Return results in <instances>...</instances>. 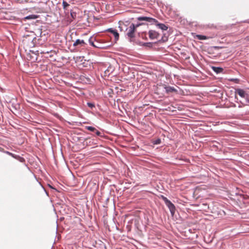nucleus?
Masks as SVG:
<instances>
[{
	"mask_svg": "<svg viewBox=\"0 0 249 249\" xmlns=\"http://www.w3.org/2000/svg\"><path fill=\"white\" fill-rule=\"evenodd\" d=\"M89 44L93 46L95 48H100V49H104L106 48V47L103 46L102 44H100L98 42H96V43H94L91 39H89Z\"/></svg>",
	"mask_w": 249,
	"mask_h": 249,
	"instance_id": "6",
	"label": "nucleus"
},
{
	"mask_svg": "<svg viewBox=\"0 0 249 249\" xmlns=\"http://www.w3.org/2000/svg\"><path fill=\"white\" fill-rule=\"evenodd\" d=\"M157 26L159 27V28L161 29L163 31H166L168 29V27L166 26L165 24L162 23H158L157 24Z\"/></svg>",
	"mask_w": 249,
	"mask_h": 249,
	"instance_id": "13",
	"label": "nucleus"
},
{
	"mask_svg": "<svg viewBox=\"0 0 249 249\" xmlns=\"http://www.w3.org/2000/svg\"><path fill=\"white\" fill-rule=\"evenodd\" d=\"M235 94H238L241 97L248 98V94L242 89H237L235 90Z\"/></svg>",
	"mask_w": 249,
	"mask_h": 249,
	"instance_id": "4",
	"label": "nucleus"
},
{
	"mask_svg": "<svg viewBox=\"0 0 249 249\" xmlns=\"http://www.w3.org/2000/svg\"><path fill=\"white\" fill-rule=\"evenodd\" d=\"M109 31L111 32L114 35L115 38L116 39H118L119 38V34L117 33V31L113 30L112 29H109Z\"/></svg>",
	"mask_w": 249,
	"mask_h": 249,
	"instance_id": "14",
	"label": "nucleus"
},
{
	"mask_svg": "<svg viewBox=\"0 0 249 249\" xmlns=\"http://www.w3.org/2000/svg\"><path fill=\"white\" fill-rule=\"evenodd\" d=\"M212 69L216 73H221L223 71V69L220 67H212Z\"/></svg>",
	"mask_w": 249,
	"mask_h": 249,
	"instance_id": "11",
	"label": "nucleus"
},
{
	"mask_svg": "<svg viewBox=\"0 0 249 249\" xmlns=\"http://www.w3.org/2000/svg\"><path fill=\"white\" fill-rule=\"evenodd\" d=\"M37 18V16L35 15H30L27 16L25 18V19H36Z\"/></svg>",
	"mask_w": 249,
	"mask_h": 249,
	"instance_id": "16",
	"label": "nucleus"
},
{
	"mask_svg": "<svg viewBox=\"0 0 249 249\" xmlns=\"http://www.w3.org/2000/svg\"><path fill=\"white\" fill-rule=\"evenodd\" d=\"M0 152H2L3 153H6V154H7L12 156V157H13L15 159H16L18 160L19 158H20V157L19 156H18L16 155H15V154H13V153H11V152H10L9 151H5L4 150V149L3 148L1 147H0Z\"/></svg>",
	"mask_w": 249,
	"mask_h": 249,
	"instance_id": "7",
	"label": "nucleus"
},
{
	"mask_svg": "<svg viewBox=\"0 0 249 249\" xmlns=\"http://www.w3.org/2000/svg\"><path fill=\"white\" fill-rule=\"evenodd\" d=\"M88 105L90 107H94L93 104H92V103H88Z\"/></svg>",
	"mask_w": 249,
	"mask_h": 249,
	"instance_id": "19",
	"label": "nucleus"
},
{
	"mask_svg": "<svg viewBox=\"0 0 249 249\" xmlns=\"http://www.w3.org/2000/svg\"><path fill=\"white\" fill-rule=\"evenodd\" d=\"M164 88L165 89L166 92L168 93L173 92H177V90L173 87L165 86Z\"/></svg>",
	"mask_w": 249,
	"mask_h": 249,
	"instance_id": "10",
	"label": "nucleus"
},
{
	"mask_svg": "<svg viewBox=\"0 0 249 249\" xmlns=\"http://www.w3.org/2000/svg\"><path fill=\"white\" fill-rule=\"evenodd\" d=\"M142 24V23H139L135 25L134 24H131L130 26L126 29V30L127 31V36L130 38L134 37V33L136 31V28Z\"/></svg>",
	"mask_w": 249,
	"mask_h": 249,
	"instance_id": "1",
	"label": "nucleus"
},
{
	"mask_svg": "<svg viewBox=\"0 0 249 249\" xmlns=\"http://www.w3.org/2000/svg\"><path fill=\"white\" fill-rule=\"evenodd\" d=\"M149 36L152 39H157L159 36V34L154 30H150Z\"/></svg>",
	"mask_w": 249,
	"mask_h": 249,
	"instance_id": "5",
	"label": "nucleus"
},
{
	"mask_svg": "<svg viewBox=\"0 0 249 249\" xmlns=\"http://www.w3.org/2000/svg\"><path fill=\"white\" fill-rule=\"evenodd\" d=\"M86 44L85 41L83 40L77 39L73 43V46H77L80 45L81 46H84Z\"/></svg>",
	"mask_w": 249,
	"mask_h": 249,
	"instance_id": "9",
	"label": "nucleus"
},
{
	"mask_svg": "<svg viewBox=\"0 0 249 249\" xmlns=\"http://www.w3.org/2000/svg\"><path fill=\"white\" fill-rule=\"evenodd\" d=\"M138 20L139 21H146L151 23H157L158 22V20L155 18H152L146 17H140L138 18Z\"/></svg>",
	"mask_w": 249,
	"mask_h": 249,
	"instance_id": "3",
	"label": "nucleus"
},
{
	"mask_svg": "<svg viewBox=\"0 0 249 249\" xmlns=\"http://www.w3.org/2000/svg\"><path fill=\"white\" fill-rule=\"evenodd\" d=\"M195 37L199 40H205L209 38V37L200 35H196Z\"/></svg>",
	"mask_w": 249,
	"mask_h": 249,
	"instance_id": "12",
	"label": "nucleus"
},
{
	"mask_svg": "<svg viewBox=\"0 0 249 249\" xmlns=\"http://www.w3.org/2000/svg\"><path fill=\"white\" fill-rule=\"evenodd\" d=\"M247 99V105H249V96L248 95V98H246Z\"/></svg>",
	"mask_w": 249,
	"mask_h": 249,
	"instance_id": "20",
	"label": "nucleus"
},
{
	"mask_svg": "<svg viewBox=\"0 0 249 249\" xmlns=\"http://www.w3.org/2000/svg\"><path fill=\"white\" fill-rule=\"evenodd\" d=\"M163 200H164L166 205L167 206V207L169 209L171 213L172 214H174L175 212V210H176V208H175L174 205L170 200H169L166 197H164Z\"/></svg>",
	"mask_w": 249,
	"mask_h": 249,
	"instance_id": "2",
	"label": "nucleus"
},
{
	"mask_svg": "<svg viewBox=\"0 0 249 249\" xmlns=\"http://www.w3.org/2000/svg\"><path fill=\"white\" fill-rule=\"evenodd\" d=\"M62 6L64 10H67V8L70 6V4L68 3L66 1L63 0L62 2Z\"/></svg>",
	"mask_w": 249,
	"mask_h": 249,
	"instance_id": "15",
	"label": "nucleus"
},
{
	"mask_svg": "<svg viewBox=\"0 0 249 249\" xmlns=\"http://www.w3.org/2000/svg\"><path fill=\"white\" fill-rule=\"evenodd\" d=\"M113 71V69L111 67H109L108 68V69H107L105 71V73H106V74H107V73H108V72H109V71Z\"/></svg>",
	"mask_w": 249,
	"mask_h": 249,
	"instance_id": "17",
	"label": "nucleus"
},
{
	"mask_svg": "<svg viewBox=\"0 0 249 249\" xmlns=\"http://www.w3.org/2000/svg\"><path fill=\"white\" fill-rule=\"evenodd\" d=\"M245 39L248 41H249V36H247Z\"/></svg>",
	"mask_w": 249,
	"mask_h": 249,
	"instance_id": "22",
	"label": "nucleus"
},
{
	"mask_svg": "<svg viewBox=\"0 0 249 249\" xmlns=\"http://www.w3.org/2000/svg\"><path fill=\"white\" fill-rule=\"evenodd\" d=\"M85 128L90 131L95 132L97 136H99L101 134V132L97 130L95 127L90 126H86Z\"/></svg>",
	"mask_w": 249,
	"mask_h": 249,
	"instance_id": "8",
	"label": "nucleus"
},
{
	"mask_svg": "<svg viewBox=\"0 0 249 249\" xmlns=\"http://www.w3.org/2000/svg\"><path fill=\"white\" fill-rule=\"evenodd\" d=\"M160 142V140L159 139L156 141L155 144H159Z\"/></svg>",
	"mask_w": 249,
	"mask_h": 249,
	"instance_id": "21",
	"label": "nucleus"
},
{
	"mask_svg": "<svg viewBox=\"0 0 249 249\" xmlns=\"http://www.w3.org/2000/svg\"><path fill=\"white\" fill-rule=\"evenodd\" d=\"M71 15L72 18H75L76 17V13L74 12H71Z\"/></svg>",
	"mask_w": 249,
	"mask_h": 249,
	"instance_id": "18",
	"label": "nucleus"
}]
</instances>
